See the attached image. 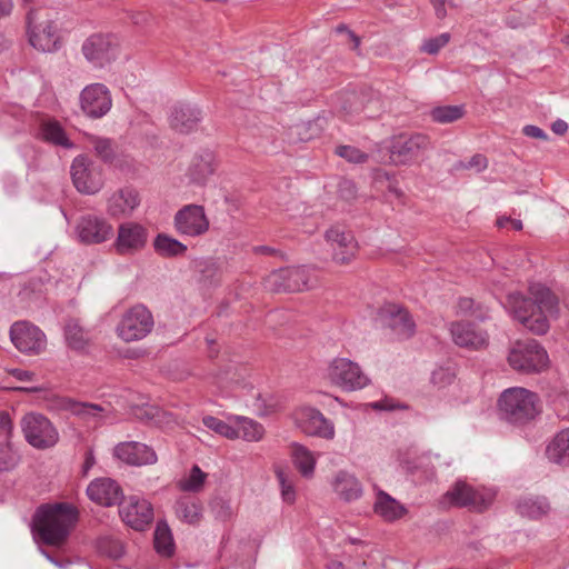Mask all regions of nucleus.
<instances>
[{
	"label": "nucleus",
	"mask_w": 569,
	"mask_h": 569,
	"mask_svg": "<svg viewBox=\"0 0 569 569\" xmlns=\"http://www.w3.org/2000/svg\"><path fill=\"white\" fill-rule=\"evenodd\" d=\"M531 297L520 292L507 296L505 308L526 329L536 335H543L549 329L548 315L557 312L558 300L546 287L532 286Z\"/></svg>",
	"instance_id": "1"
},
{
	"label": "nucleus",
	"mask_w": 569,
	"mask_h": 569,
	"mask_svg": "<svg viewBox=\"0 0 569 569\" xmlns=\"http://www.w3.org/2000/svg\"><path fill=\"white\" fill-rule=\"evenodd\" d=\"M78 517L77 508L70 503L43 505L33 516V537L37 541L60 547L67 541Z\"/></svg>",
	"instance_id": "2"
},
{
	"label": "nucleus",
	"mask_w": 569,
	"mask_h": 569,
	"mask_svg": "<svg viewBox=\"0 0 569 569\" xmlns=\"http://www.w3.org/2000/svg\"><path fill=\"white\" fill-rule=\"evenodd\" d=\"M498 409L501 419L515 426L531 422L541 411L538 395L521 387L506 389L498 399Z\"/></svg>",
	"instance_id": "3"
},
{
	"label": "nucleus",
	"mask_w": 569,
	"mask_h": 569,
	"mask_svg": "<svg viewBox=\"0 0 569 569\" xmlns=\"http://www.w3.org/2000/svg\"><path fill=\"white\" fill-rule=\"evenodd\" d=\"M547 351L533 339L518 340L509 350L508 363L522 373H538L548 366Z\"/></svg>",
	"instance_id": "4"
},
{
	"label": "nucleus",
	"mask_w": 569,
	"mask_h": 569,
	"mask_svg": "<svg viewBox=\"0 0 569 569\" xmlns=\"http://www.w3.org/2000/svg\"><path fill=\"white\" fill-rule=\"evenodd\" d=\"M154 320L151 311L138 303L127 309L116 326L117 337L124 342L144 339L153 329Z\"/></svg>",
	"instance_id": "5"
},
{
	"label": "nucleus",
	"mask_w": 569,
	"mask_h": 569,
	"mask_svg": "<svg viewBox=\"0 0 569 569\" xmlns=\"http://www.w3.org/2000/svg\"><path fill=\"white\" fill-rule=\"evenodd\" d=\"M26 441L38 450L53 448L60 439L56 426L42 413L28 412L20 422Z\"/></svg>",
	"instance_id": "6"
},
{
	"label": "nucleus",
	"mask_w": 569,
	"mask_h": 569,
	"mask_svg": "<svg viewBox=\"0 0 569 569\" xmlns=\"http://www.w3.org/2000/svg\"><path fill=\"white\" fill-rule=\"evenodd\" d=\"M313 270L309 267H287L272 271L266 278V287L271 291L297 292L315 286Z\"/></svg>",
	"instance_id": "7"
},
{
	"label": "nucleus",
	"mask_w": 569,
	"mask_h": 569,
	"mask_svg": "<svg viewBox=\"0 0 569 569\" xmlns=\"http://www.w3.org/2000/svg\"><path fill=\"white\" fill-rule=\"evenodd\" d=\"M82 54L94 68H104L120 53V39L113 33H94L82 43Z\"/></svg>",
	"instance_id": "8"
},
{
	"label": "nucleus",
	"mask_w": 569,
	"mask_h": 569,
	"mask_svg": "<svg viewBox=\"0 0 569 569\" xmlns=\"http://www.w3.org/2000/svg\"><path fill=\"white\" fill-rule=\"evenodd\" d=\"M430 148V138L423 133L399 134L390 143V161L396 166L411 164Z\"/></svg>",
	"instance_id": "9"
},
{
	"label": "nucleus",
	"mask_w": 569,
	"mask_h": 569,
	"mask_svg": "<svg viewBox=\"0 0 569 569\" xmlns=\"http://www.w3.org/2000/svg\"><path fill=\"white\" fill-rule=\"evenodd\" d=\"M330 380L347 391L359 390L369 385L370 379L357 362L347 358H336L328 368Z\"/></svg>",
	"instance_id": "10"
},
{
	"label": "nucleus",
	"mask_w": 569,
	"mask_h": 569,
	"mask_svg": "<svg viewBox=\"0 0 569 569\" xmlns=\"http://www.w3.org/2000/svg\"><path fill=\"white\" fill-rule=\"evenodd\" d=\"M70 172L74 187L82 193L94 194L103 187L102 170L86 156L73 159Z\"/></svg>",
	"instance_id": "11"
},
{
	"label": "nucleus",
	"mask_w": 569,
	"mask_h": 569,
	"mask_svg": "<svg viewBox=\"0 0 569 569\" xmlns=\"http://www.w3.org/2000/svg\"><path fill=\"white\" fill-rule=\"evenodd\" d=\"M10 339L20 352L28 355H39L47 346L46 335L28 321L14 322L10 328Z\"/></svg>",
	"instance_id": "12"
},
{
	"label": "nucleus",
	"mask_w": 569,
	"mask_h": 569,
	"mask_svg": "<svg viewBox=\"0 0 569 569\" xmlns=\"http://www.w3.org/2000/svg\"><path fill=\"white\" fill-rule=\"evenodd\" d=\"M80 108L83 113L93 119L106 116L112 106V98L109 89L103 83H91L80 92Z\"/></svg>",
	"instance_id": "13"
},
{
	"label": "nucleus",
	"mask_w": 569,
	"mask_h": 569,
	"mask_svg": "<svg viewBox=\"0 0 569 569\" xmlns=\"http://www.w3.org/2000/svg\"><path fill=\"white\" fill-rule=\"evenodd\" d=\"M122 521L137 531L146 530L153 520L151 503L139 496H129L120 506Z\"/></svg>",
	"instance_id": "14"
},
{
	"label": "nucleus",
	"mask_w": 569,
	"mask_h": 569,
	"mask_svg": "<svg viewBox=\"0 0 569 569\" xmlns=\"http://www.w3.org/2000/svg\"><path fill=\"white\" fill-rule=\"evenodd\" d=\"M112 456L121 463L132 467L154 465L158 460L152 447L139 441H122L113 447Z\"/></svg>",
	"instance_id": "15"
},
{
	"label": "nucleus",
	"mask_w": 569,
	"mask_h": 569,
	"mask_svg": "<svg viewBox=\"0 0 569 569\" xmlns=\"http://www.w3.org/2000/svg\"><path fill=\"white\" fill-rule=\"evenodd\" d=\"M28 34L30 44L39 51L53 52L60 47L57 26L50 20L37 22L33 13L28 16Z\"/></svg>",
	"instance_id": "16"
},
{
	"label": "nucleus",
	"mask_w": 569,
	"mask_h": 569,
	"mask_svg": "<svg viewBox=\"0 0 569 569\" xmlns=\"http://www.w3.org/2000/svg\"><path fill=\"white\" fill-rule=\"evenodd\" d=\"M295 417L298 427L305 433L327 440L335 438L333 422L327 419L318 409L305 407L297 410Z\"/></svg>",
	"instance_id": "17"
},
{
	"label": "nucleus",
	"mask_w": 569,
	"mask_h": 569,
	"mask_svg": "<svg viewBox=\"0 0 569 569\" xmlns=\"http://www.w3.org/2000/svg\"><path fill=\"white\" fill-rule=\"evenodd\" d=\"M148 230L137 222H123L118 228L114 248L120 254H132L144 248Z\"/></svg>",
	"instance_id": "18"
},
{
	"label": "nucleus",
	"mask_w": 569,
	"mask_h": 569,
	"mask_svg": "<svg viewBox=\"0 0 569 569\" xmlns=\"http://www.w3.org/2000/svg\"><path fill=\"white\" fill-rule=\"evenodd\" d=\"M77 234L79 240L83 243H102L113 237V227L102 217L88 214L79 220L77 224Z\"/></svg>",
	"instance_id": "19"
},
{
	"label": "nucleus",
	"mask_w": 569,
	"mask_h": 569,
	"mask_svg": "<svg viewBox=\"0 0 569 569\" xmlns=\"http://www.w3.org/2000/svg\"><path fill=\"white\" fill-rule=\"evenodd\" d=\"M88 498L97 505L112 507L123 500V490L117 480L101 477L92 480L87 487Z\"/></svg>",
	"instance_id": "20"
},
{
	"label": "nucleus",
	"mask_w": 569,
	"mask_h": 569,
	"mask_svg": "<svg viewBox=\"0 0 569 569\" xmlns=\"http://www.w3.org/2000/svg\"><path fill=\"white\" fill-rule=\"evenodd\" d=\"M219 167V162L213 151L203 149L196 152L188 166L187 177L198 186L207 184Z\"/></svg>",
	"instance_id": "21"
},
{
	"label": "nucleus",
	"mask_w": 569,
	"mask_h": 569,
	"mask_svg": "<svg viewBox=\"0 0 569 569\" xmlns=\"http://www.w3.org/2000/svg\"><path fill=\"white\" fill-rule=\"evenodd\" d=\"M380 317L399 339L413 336L416 325L407 310L398 305L389 303L381 308Z\"/></svg>",
	"instance_id": "22"
},
{
	"label": "nucleus",
	"mask_w": 569,
	"mask_h": 569,
	"mask_svg": "<svg viewBox=\"0 0 569 569\" xmlns=\"http://www.w3.org/2000/svg\"><path fill=\"white\" fill-rule=\"evenodd\" d=\"M450 333L453 342L461 348L478 350L488 345L487 332L477 328L471 322H452Z\"/></svg>",
	"instance_id": "23"
},
{
	"label": "nucleus",
	"mask_w": 569,
	"mask_h": 569,
	"mask_svg": "<svg viewBox=\"0 0 569 569\" xmlns=\"http://www.w3.org/2000/svg\"><path fill=\"white\" fill-rule=\"evenodd\" d=\"M326 239L331 243L336 262L345 264L351 261L357 251V242L351 232L338 226L331 227L326 231Z\"/></svg>",
	"instance_id": "24"
},
{
	"label": "nucleus",
	"mask_w": 569,
	"mask_h": 569,
	"mask_svg": "<svg viewBox=\"0 0 569 569\" xmlns=\"http://www.w3.org/2000/svg\"><path fill=\"white\" fill-rule=\"evenodd\" d=\"M140 204L139 192L126 187L113 192L107 201V213L112 218H127Z\"/></svg>",
	"instance_id": "25"
},
{
	"label": "nucleus",
	"mask_w": 569,
	"mask_h": 569,
	"mask_svg": "<svg viewBox=\"0 0 569 569\" xmlns=\"http://www.w3.org/2000/svg\"><path fill=\"white\" fill-rule=\"evenodd\" d=\"M209 228V221L204 209L198 204H188L180 209V233L191 237L204 233Z\"/></svg>",
	"instance_id": "26"
},
{
	"label": "nucleus",
	"mask_w": 569,
	"mask_h": 569,
	"mask_svg": "<svg viewBox=\"0 0 569 569\" xmlns=\"http://www.w3.org/2000/svg\"><path fill=\"white\" fill-rule=\"evenodd\" d=\"M69 410L91 428H98L107 422L111 412L109 406L76 401L70 402Z\"/></svg>",
	"instance_id": "27"
},
{
	"label": "nucleus",
	"mask_w": 569,
	"mask_h": 569,
	"mask_svg": "<svg viewBox=\"0 0 569 569\" xmlns=\"http://www.w3.org/2000/svg\"><path fill=\"white\" fill-rule=\"evenodd\" d=\"M333 491L346 502L358 500L363 492L359 479L347 470H339L332 481Z\"/></svg>",
	"instance_id": "28"
},
{
	"label": "nucleus",
	"mask_w": 569,
	"mask_h": 569,
	"mask_svg": "<svg viewBox=\"0 0 569 569\" xmlns=\"http://www.w3.org/2000/svg\"><path fill=\"white\" fill-rule=\"evenodd\" d=\"M373 510L388 522H393L407 513V508L383 490H378Z\"/></svg>",
	"instance_id": "29"
},
{
	"label": "nucleus",
	"mask_w": 569,
	"mask_h": 569,
	"mask_svg": "<svg viewBox=\"0 0 569 569\" xmlns=\"http://www.w3.org/2000/svg\"><path fill=\"white\" fill-rule=\"evenodd\" d=\"M546 455L553 463L569 466V428L556 433L546 448Z\"/></svg>",
	"instance_id": "30"
},
{
	"label": "nucleus",
	"mask_w": 569,
	"mask_h": 569,
	"mask_svg": "<svg viewBox=\"0 0 569 569\" xmlns=\"http://www.w3.org/2000/svg\"><path fill=\"white\" fill-rule=\"evenodd\" d=\"M516 510L521 517L537 520L548 515L550 503L546 497H523L517 501Z\"/></svg>",
	"instance_id": "31"
},
{
	"label": "nucleus",
	"mask_w": 569,
	"mask_h": 569,
	"mask_svg": "<svg viewBox=\"0 0 569 569\" xmlns=\"http://www.w3.org/2000/svg\"><path fill=\"white\" fill-rule=\"evenodd\" d=\"M291 459L295 467L305 478H311L316 468L313 453L305 446L293 443L291 446Z\"/></svg>",
	"instance_id": "32"
},
{
	"label": "nucleus",
	"mask_w": 569,
	"mask_h": 569,
	"mask_svg": "<svg viewBox=\"0 0 569 569\" xmlns=\"http://www.w3.org/2000/svg\"><path fill=\"white\" fill-rule=\"evenodd\" d=\"M40 136L49 143L63 148L73 147L61 124L54 120H47L41 123Z\"/></svg>",
	"instance_id": "33"
},
{
	"label": "nucleus",
	"mask_w": 569,
	"mask_h": 569,
	"mask_svg": "<svg viewBox=\"0 0 569 569\" xmlns=\"http://www.w3.org/2000/svg\"><path fill=\"white\" fill-rule=\"evenodd\" d=\"M154 548L162 557H170L174 552V541L170 528L163 521L157 523L154 530Z\"/></svg>",
	"instance_id": "34"
},
{
	"label": "nucleus",
	"mask_w": 569,
	"mask_h": 569,
	"mask_svg": "<svg viewBox=\"0 0 569 569\" xmlns=\"http://www.w3.org/2000/svg\"><path fill=\"white\" fill-rule=\"evenodd\" d=\"M64 337L68 346L76 350H82L89 342V333L76 319H70L64 327Z\"/></svg>",
	"instance_id": "35"
},
{
	"label": "nucleus",
	"mask_w": 569,
	"mask_h": 569,
	"mask_svg": "<svg viewBox=\"0 0 569 569\" xmlns=\"http://www.w3.org/2000/svg\"><path fill=\"white\" fill-rule=\"evenodd\" d=\"M453 505L467 507L478 502V493L467 483L457 482L446 495Z\"/></svg>",
	"instance_id": "36"
},
{
	"label": "nucleus",
	"mask_w": 569,
	"mask_h": 569,
	"mask_svg": "<svg viewBox=\"0 0 569 569\" xmlns=\"http://www.w3.org/2000/svg\"><path fill=\"white\" fill-rule=\"evenodd\" d=\"M202 120L201 110L190 103L180 107V134L190 133L198 129Z\"/></svg>",
	"instance_id": "37"
},
{
	"label": "nucleus",
	"mask_w": 569,
	"mask_h": 569,
	"mask_svg": "<svg viewBox=\"0 0 569 569\" xmlns=\"http://www.w3.org/2000/svg\"><path fill=\"white\" fill-rule=\"evenodd\" d=\"M236 420L238 423V428L236 429L239 431V438L246 441H259L262 439L264 428L261 423L241 416H237Z\"/></svg>",
	"instance_id": "38"
},
{
	"label": "nucleus",
	"mask_w": 569,
	"mask_h": 569,
	"mask_svg": "<svg viewBox=\"0 0 569 569\" xmlns=\"http://www.w3.org/2000/svg\"><path fill=\"white\" fill-rule=\"evenodd\" d=\"M194 270L199 273L198 280L204 286H214L220 279V270L212 259L194 261Z\"/></svg>",
	"instance_id": "39"
},
{
	"label": "nucleus",
	"mask_w": 569,
	"mask_h": 569,
	"mask_svg": "<svg viewBox=\"0 0 569 569\" xmlns=\"http://www.w3.org/2000/svg\"><path fill=\"white\" fill-rule=\"evenodd\" d=\"M180 513L184 522L197 525L202 519V505L196 497L180 496Z\"/></svg>",
	"instance_id": "40"
},
{
	"label": "nucleus",
	"mask_w": 569,
	"mask_h": 569,
	"mask_svg": "<svg viewBox=\"0 0 569 569\" xmlns=\"http://www.w3.org/2000/svg\"><path fill=\"white\" fill-rule=\"evenodd\" d=\"M465 116L463 106H439L430 111V117L437 123H451Z\"/></svg>",
	"instance_id": "41"
},
{
	"label": "nucleus",
	"mask_w": 569,
	"mask_h": 569,
	"mask_svg": "<svg viewBox=\"0 0 569 569\" xmlns=\"http://www.w3.org/2000/svg\"><path fill=\"white\" fill-rule=\"evenodd\" d=\"M208 475L200 469L198 465H193L189 475L180 480V492L197 493L202 490Z\"/></svg>",
	"instance_id": "42"
},
{
	"label": "nucleus",
	"mask_w": 569,
	"mask_h": 569,
	"mask_svg": "<svg viewBox=\"0 0 569 569\" xmlns=\"http://www.w3.org/2000/svg\"><path fill=\"white\" fill-rule=\"evenodd\" d=\"M202 423L210 430L216 433L227 438V439H237L239 438V431L227 423L226 421L213 417V416H204L202 418Z\"/></svg>",
	"instance_id": "43"
},
{
	"label": "nucleus",
	"mask_w": 569,
	"mask_h": 569,
	"mask_svg": "<svg viewBox=\"0 0 569 569\" xmlns=\"http://www.w3.org/2000/svg\"><path fill=\"white\" fill-rule=\"evenodd\" d=\"M457 313L470 315L483 320L487 317V309L477 303L472 298L462 297L457 303Z\"/></svg>",
	"instance_id": "44"
},
{
	"label": "nucleus",
	"mask_w": 569,
	"mask_h": 569,
	"mask_svg": "<svg viewBox=\"0 0 569 569\" xmlns=\"http://www.w3.org/2000/svg\"><path fill=\"white\" fill-rule=\"evenodd\" d=\"M154 250L162 257H174L178 254V240L159 233L153 242Z\"/></svg>",
	"instance_id": "45"
},
{
	"label": "nucleus",
	"mask_w": 569,
	"mask_h": 569,
	"mask_svg": "<svg viewBox=\"0 0 569 569\" xmlns=\"http://www.w3.org/2000/svg\"><path fill=\"white\" fill-rule=\"evenodd\" d=\"M20 461V457L9 441L0 443V471L13 469Z\"/></svg>",
	"instance_id": "46"
},
{
	"label": "nucleus",
	"mask_w": 569,
	"mask_h": 569,
	"mask_svg": "<svg viewBox=\"0 0 569 569\" xmlns=\"http://www.w3.org/2000/svg\"><path fill=\"white\" fill-rule=\"evenodd\" d=\"M456 370L451 365L440 366L431 373V382L438 388H445L453 382Z\"/></svg>",
	"instance_id": "47"
},
{
	"label": "nucleus",
	"mask_w": 569,
	"mask_h": 569,
	"mask_svg": "<svg viewBox=\"0 0 569 569\" xmlns=\"http://www.w3.org/2000/svg\"><path fill=\"white\" fill-rule=\"evenodd\" d=\"M90 143L93 146L97 156L106 162H112L114 158V149L110 139L92 137L90 139Z\"/></svg>",
	"instance_id": "48"
},
{
	"label": "nucleus",
	"mask_w": 569,
	"mask_h": 569,
	"mask_svg": "<svg viewBox=\"0 0 569 569\" xmlns=\"http://www.w3.org/2000/svg\"><path fill=\"white\" fill-rule=\"evenodd\" d=\"M129 413L142 421H153L157 419L160 411L157 407L148 403H130Z\"/></svg>",
	"instance_id": "49"
},
{
	"label": "nucleus",
	"mask_w": 569,
	"mask_h": 569,
	"mask_svg": "<svg viewBox=\"0 0 569 569\" xmlns=\"http://www.w3.org/2000/svg\"><path fill=\"white\" fill-rule=\"evenodd\" d=\"M336 154L352 163H365L368 154L353 146H338Z\"/></svg>",
	"instance_id": "50"
},
{
	"label": "nucleus",
	"mask_w": 569,
	"mask_h": 569,
	"mask_svg": "<svg viewBox=\"0 0 569 569\" xmlns=\"http://www.w3.org/2000/svg\"><path fill=\"white\" fill-rule=\"evenodd\" d=\"M450 41V34L445 32L437 37L427 39L421 46V50L428 54H437Z\"/></svg>",
	"instance_id": "51"
},
{
	"label": "nucleus",
	"mask_w": 569,
	"mask_h": 569,
	"mask_svg": "<svg viewBox=\"0 0 569 569\" xmlns=\"http://www.w3.org/2000/svg\"><path fill=\"white\" fill-rule=\"evenodd\" d=\"M211 511L216 519L227 521L232 518L233 511L229 501L216 498L211 502Z\"/></svg>",
	"instance_id": "52"
},
{
	"label": "nucleus",
	"mask_w": 569,
	"mask_h": 569,
	"mask_svg": "<svg viewBox=\"0 0 569 569\" xmlns=\"http://www.w3.org/2000/svg\"><path fill=\"white\" fill-rule=\"evenodd\" d=\"M100 550L110 558H120L123 553V547L119 540L108 539L101 542Z\"/></svg>",
	"instance_id": "53"
},
{
	"label": "nucleus",
	"mask_w": 569,
	"mask_h": 569,
	"mask_svg": "<svg viewBox=\"0 0 569 569\" xmlns=\"http://www.w3.org/2000/svg\"><path fill=\"white\" fill-rule=\"evenodd\" d=\"M277 477L281 486V496L283 501L292 503L296 499L293 486L287 481L284 473L282 471L277 472Z\"/></svg>",
	"instance_id": "54"
},
{
	"label": "nucleus",
	"mask_w": 569,
	"mask_h": 569,
	"mask_svg": "<svg viewBox=\"0 0 569 569\" xmlns=\"http://www.w3.org/2000/svg\"><path fill=\"white\" fill-rule=\"evenodd\" d=\"M465 169H475L477 172H481L487 169L488 160L481 153L473 154L468 162L461 163Z\"/></svg>",
	"instance_id": "55"
},
{
	"label": "nucleus",
	"mask_w": 569,
	"mask_h": 569,
	"mask_svg": "<svg viewBox=\"0 0 569 569\" xmlns=\"http://www.w3.org/2000/svg\"><path fill=\"white\" fill-rule=\"evenodd\" d=\"M339 196L346 200L355 199L357 196V187L351 180H342L338 186Z\"/></svg>",
	"instance_id": "56"
},
{
	"label": "nucleus",
	"mask_w": 569,
	"mask_h": 569,
	"mask_svg": "<svg viewBox=\"0 0 569 569\" xmlns=\"http://www.w3.org/2000/svg\"><path fill=\"white\" fill-rule=\"evenodd\" d=\"M498 228H506L510 226L513 230L520 231L523 228L522 221L519 219H512L507 216L499 217L496 221Z\"/></svg>",
	"instance_id": "57"
},
{
	"label": "nucleus",
	"mask_w": 569,
	"mask_h": 569,
	"mask_svg": "<svg viewBox=\"0 0 569 569\" xmlns=\"http://www.w3.org/2000/svg\"><path fill=\"white\" fill-rule=\"evenodd\" d=\"M522 133L526 137L533 138V139H540L546 140L547 133L539 127L533 124H527L522 128Z\"/></svg>",
	"instance_id": "58"
},
{
	"label": "nucleus",
	"mask_w": 569,
	"mask_h": 569,
	"mask_svg": "<svg viewBox=\"0 0 569 569\" xmlns=\"http://www.w3.org/2000/svg\"><path fill=\"white\" fill-rule=\"evenodd\" d=\"M336 32L337 33H347L350 38V40L353 41V49H358L359 46H360V39L359 37L353 32L351 31L346 24H339L336 27Z\"/></svg>",
	"instance_id": "59"
},
{
	"label": "nucleus",
	"mask_w": 569,
	"mask_h": 569,
	"mask_svg": "<svg viewBox=\"0 0 569 569\" xmlns=\"http://www.w3.org/2000/svg\"><path fill=\"white\" fill-rule=\"evenodd\" d=\"M129 18L136 26H144L149 21V14L146 12H131Z\"/></svg>",
	"instance_id": "60"
},
{
	"label": "nucleus",
	"mask_w": 569,
	"mask_h": 569,
	"mask_svg": "<svg viewBox=\"0 0 569 569\" xmlns=\"http://www.w3.org/2000/svg\"><path fill=\"white\" fill-rule=\"evenodd\" d=\"M0 428L4 436H8L12 430V422L8 413H0Z\"/></svg>",
	"instance_id": "61"
},
{
	"label": "nucleus",
	"mask_w": 569,
	"mask_h": 569,
	"mask_svg": "<svg viewBox=\"0 0 569 569\" xmlns=\"http://www.w3.org/2000/svg\"><path fill=\"white\" fill-rule=\"evenodd\" d=\"M11 375L21 381H31L34 377V373L31 371L22 370V369H13Z\"/></svg>",
	"instance_id": "62"
},
{
	"label": "nucleus",
	"mask_w": 569,
	"mask_h": 569,
	"mask_svg": "<svg viewBox=\"0 0 569 569\" xmlns=\"http://www.w3.org/2000/svg\"><path fill=\"white\" fill-rule=\"evenodd\" d=\"M551 129L556 134H565L568 130V124L566 121L558 119L552 123Z\"/></svg>",
	"instance_id": "63"
},
{
	"label": "nucleus",
	"mask_w": 569,
	"mask_h": 569,
	"mask_svg": "<svg viewBox=\"0 0 569 569\" xmlns=\"http://www.w3.org/2000/svg\"><path fill=\"white\" fill-rule=\"evenodd\" d=\"M253 252L259 254L272 256L276 254L278 250L269 246H257L253 248Z\"/></svg>",
	"instance_id": "64"
}]
</instances>
